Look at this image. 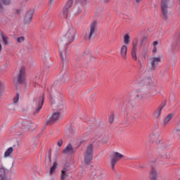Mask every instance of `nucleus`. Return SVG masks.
<instances>
[{
	"label": "nucleus",
	"mask_w": 180,
	"mask_h": 180,
	"mask_svg": "<svg viewBox=\"0 0 180 180\" xmlns=\"http://www.w3.org/2000/svg\"><path fill=\"white\" fill-rule=\"evenodd\" d=\"M75 34H77V30L72 27L69 26L64 37L58 41V49L60 58L63 63L68 61V55L67 54V46L71 44L75 40Z\"/></svg>",
	"instance_id": "obj_1"
},
{
	"label": "nucleus",
	"mask_w": 180,
	"mask_h": 180,
	"mask_svg": "<svg viewBox=\"0 0 180 180\" xmlns=\"http://www.w3.org/2000/svg\"><path fill=\"white\" fill-rule=\"evenodd\" d=\"M34 105H35V111L34 112V115H36L41 110V108H43V104L44 103V95L41 94V96L37 97L33 102Z\"/></svg>",
	"instance_id": "obj_2"
},
{
	"label": "nucleus",
	"mask_w": 180,
	"mask_h": 180,
	"mask_svg": "<svg viewBox=\"0 0 180 180\" xmlns=\"http://www.w3.org/2000/svg\"><path fill=\"white\" fill-rule=\"evenodd\" d=\"M96 32H98V27H96V22L94 21L90 25L89 30L86 32V37H88L89 40L95 39Z\"/></svg>",
	"instance_id": "obj_3"
},
{
	"label": "nucleus",
	"mask_w": 180,
	"mask_h": 180,
	"mask_svg": "<svg viewBox=\"0 0 180 180\" xmlns=\"http://www.w3.org/2000/svg\"><path fill=\"white\" fill-rule=\"evenodd\" d=\"M161 12L165 20H168L169 15V7L168 6V0H162L161 2Z\"/></svg>",
	"instance_id": "obj_4"
},
{
	"label": "nucleus",
	"mask_w": 180,
	"mask_h": 180,
	"mask_svg": "<svg viewBox=\"0 0 180 180\" xmlns=\"http://www.w3.org/2000/svg\"><path fill=\"white\" fill-rule=\"evenodd\" d=\"M93 154L94 146L92 144H89L84 153V161L86 164H89L91 162Z\"/></svg>",
	"instance_id": "obj_5"
},
{
	"label": "nucleus",
	"mask_w": 180,
	"mask_h": 180,
	"mask_svg": "<svg viewBox=\"0 0 180 180\" xmlns=\"http://www.w3.org/2000/svg\"><path fill=\"white\" fill-rule=\"evenodd\" d=\"M123 155L120 153L119 152H115L112 153L111 161H110V167L112 170H115V166L117 164V162L122 158H123Z\"/></svg>",
	"instance_id": "obj_6"
},
{
	"label": "nucleus",
	"mask_w": 180,
	"mask_h": 180,
	"mask_svg": "<svg viewBox=\"0 0 180 180\" xmlns=\"http://www.w3.org/2000/svg\"><path fill=\"white\" fill-rule=\"evenodd\" d=\"M180 47V34H176L174 36V42L172 44V50L174 53L179 51Z\"/></svg>",
	"instance_id": "obj_7"
},
{
	"label": "nucleus",
	"mask_w": 180,
	"mask_h": 180,
	"mask_svg": "<svg viewBox=\"0 0 180 180\" xmlns=\"http://www.w3.org/2000/svg\"><path fill=\"white\" fill-rule=\"evenodd\" d=\"M161 63V58L153 57L150 58V70L151 71H155L157 65Z\"/></svg>",
	"instance_id": "obj_8"
},
{
	"label": "nucleus",
	"mask_w": 180,
	"mask_h": 180,
	"mask_svg": "<svg viewBox=\"0 0 180 180\" xmlns=\"http://www.w3.org/2000/svg\"><path fill=\"white\" fill-rule=\"evenodd\" d=\"M25 82V68H21L18 76L16 80L14 81V84H23Z\"/></svg>",
	"instance_id": "obj_9"
},
{
	"label": "nucleus",
	"mask_w": 180,
	"mask_h": 180,
	"mask_svg": "<svg viewBox=\"0 0 180 180\" xmlns=\"http://www.w3.org/2000/svg\"><path fill=\"white\" fill-rule=\"evenodd\" d=\"M33 13L34 11L32 9L29 10L24 17L25 25H30L32 22V19L33 18Z\"/></svg>",
	"instance_id": "obj_10"
},
{
	"label": "nucleus",
	"mask_w": 180,
	"mask_h": 180,
	"mask_svg": "<svg viewBox=\"0 0 180 180\" xmlns=\"http://www.w3.org/2000/svg\"><path fill=\"white\" fill-rule=\"evenodd\" d=\"M139 43V39H135L134 41L132 42L133 48L131 50V57L133 60H137V44Z\"/></svg>",
	"instance_id": "obj_11"
},
{
	"label": "nucleus",
	"mask_w": 180,
	"mask_h": 180,
	"mask_svg": "<svg viewBox=\"0 0 180 180\" xmlns=\"http://www.w3.org/2000/svg\"><path fill=\"white\" fill-rule=\"evenodd\" d=\"M53 110L56 112H61V110L64 109V104H63V101H58L55 103L52 104Z\"/></svg>",
	"instance_id": "obj_12"
},
{
	"label": "nucleus",
	"mask_w": 180,
	"mask_h": 180,
	"mask_svg": "<svg viewBox=\"0 0 180 180\" xmlns=\"http://www.w3.org/2000/svg\"><path fill=\"white\" fill-rule=\"evenodd\" d=\"M74 153H75V150L71 144H68L63 151L65 155H71V154H74Z\"/></svg>",
	"instance_id": "obj_13"
},
{
	"label": "nucleus",
	"mask_w": 180,
	"mask_h": 180,
	"mask_svg": "<svg viewBox=\"0 0 180 180\" xmlns=\"http://www.w3.org/2000/svg\"><path fill=\"white\" fill-rule=\"evenodd\" d=\"M60 119H61V112L56 111L53 112L50 119V121H48L47 123H50V122H56V120H60Z\"/></svg>",
	"instance_id": "obj_14"
},
{
	"label": "nucleus",
	"mask_w": 180,
	"mask_h": 180,
	"mask_svg": "<svg viewBox=\"0 0 180 180\" xmlns=\"http://www.w3.org/2000/svg\"><path fill=\"white\" fill-rule=\"evenodd\" d=\"M120 54L123 60L127 58V46L123 45L121 47Z\"/></svg>",
	"instance_id": "obj_15"
},
{
	"label": "nucleus",
	"mask_w": 180,
	"mask_h": 180,
	"mask_svg": "<svg viewBox=\"0 0 180 180\" xmlns=\"http://www.w3.org/2000/svg\"><path fill=\"white\" fill-rule=\"evenodd\" d=\"M18 127L20 129H22V130H27L29 129H31L32 124L26 122H19L18 124Z\"/></svg>",
	"instance_id": "obj_16"
},
{
	"label": "nucleus",
	"mask_w": 180,
	"mask_h": 180,
	"mask_svg": "<svg viewBox=\"0 0 180 180\" xmlns=\"http://www.w3.org/2000/svg\"><path fill=\"white\" fill-rule=\"evenodd\" d=\"M158 174L157 173V170L153 167L150 172V180H157V176Z\"/></svg>",
	"instance_id": "obj_17"
},
{
	"label": "nucleus",
	"mask_w": 180,
	"mask_h": 180,
	"mask_svg": "<svg viewBox=\"0 0 180 180\" xmlns=\"http://www.w3.org/2000/svg\"><path fill=\"white\" fill-rule=\"evenodd\" d=\"M1 36L4 42V44L5 46H8V44H9V38H8V37H6V35H5L4 32H1Z\"/></svg>",
	"instance_id": "obj_18"
},
{
	"label": "nucleus",
	"mask_w": 180,
	"mask_h": 180,
	"mask_svg": "<svg viewBox=\"0 0 180 180\" xmlns=\"http://www.w3.org/2000/svg\"><path fill=\"white\" fill-rule=\"evenodd\" d=\"M60 75L62 76V82L63 83L65 82V79L68 78V72L66 70H63L60 73Z\"/></svg>",
	"instance_id": "obj_19"
},
{
	"label": "nucleus",
	"mask_w": 180,
	"mask_h": 180,
	"mask_svg": "<svg viewBox=\"0 0 180 180\" xmlns=\"http://www.w3.org/2000/svg\"><path fill=\"white\" fill-rule=\"evenodd\" d=\"M172 117H174V114H169L164 120V124L167 125L168 124V123H169V122H171Z\"/></svg>",
	"instance_id": "obj_20"
},
{
	"label": "nucleus",
	"mask_w": 180,
	"mask_h": 180,
	"mask_svg": "<svg viewBox=\"0 0 180 180\" xmlns=\"http://www.w3.org/2000/svg\"><path fill=\"white\" fill-rule=\"evenodd\" d=\"M12 153H13V148H8L4 153V158H8V157H11V154H12Z\"/></svg>",
	"instance_id": "obj_21"
},
{
	"label": "nucleus",
	"mask_w": 180,
	"mask_h": 180,
	"mask_svg": "<svg viewBox=\"0 0 180 180\" xmlns=\"http://www.w3.org/2000/svg\"><path fill=\"white\" fill-rule=\"evenodd\" d=\"M57 163L56 162H55L53 165V166L51 167V169L49 171V174L51 176H53V174H54V172H56V169H57Z\"/></svg>",
	"instance_id": "obj_22"
},
{
	"label": "nucleus",
	"mask_w": 180,
	"mask_h": 180,
	"mask_svg": "<svg viewBox=\"0 0 180 180\" xmlns=\"http://www.w3.org/2000/svg\"><path fill=\"white\" fill-rule=\"evenodd\" d=\"M5 168L4 167H0V180H3L5 179Z\"/></svg>",
	"instance_id": "obj_23"
},
{
	"label": "nucleus",
	"mask_w": 180,
	"mask_h": 180,
	"mask_svg": "<svg viewBox=\"0 0 180 180\" xmlns=\"http://www.w3.org/2000/svg\"><path fill=\"white\" fill-rule=\"evenodd\" d=\"M136 98L139 101H141L146 98V95L143 92H139L136 94Z\"/></svg>",
	"instance_id": "obj_24"
},
{
	"label": "nucleus",
	"mask_w": 180,
	"mask_h": 180,
	"mask_svg": "<svg viewBox=\"0 0 180 180\" xmlns=\"http://www.w3.org/2000/svg\"><path fill=\"white\" fill-rule=\"evenodd\" d=\"M164 106H165V103H162L158 108V112H155L158 117L160 116V115H161V112H162V109L164 108Z\"/></svg>",
	"instance_id": "obj_25"
},
{
	"label": "nucleus",
	"mask_w": 180,
	"mask_h": 180,
	"mask_svg": "<svg viewBox=\"0 0 180 180\" xmlns=\"http://www.w3.org/2000/svg\"><path fill=\"white\" fill-rule=\"evenodd\" d=\"M124 44H129L130 43V36L129 34L124 35Z\"/></svg>",
	"instance_id": "obj_26"
},
{
	"label": "nucleus",
	"mask_w": 180,
	"mask_h": 180,
	"mask_svg": "<svg viewBox=\"0 0 180 180\" xmlns=\"http://www.w3.org/2000/svg\"><path fill=\"white\" fill-rule=\"evenodd\" d=\"M174 137L176 139H180V129L174 131Z\"/></svg>",
	"instance_id": "obj_27"
},
{
	"label": "nucleus",
	"mask_w": 180,
	"mask_h": 180,
	"mask_svg": "<svg viewBox=\"0 0 180 180\" xmlns=\"http://www.w3.org/2000/svg\"><path fill=\"white\" fill-rule=\"evenodd\" d=\"M16 108H18V105L15 103H11L8 105V109H10V110L15 111L16 110Z\"/></svg>",
	"instance_id": "obj_28"
},
{
	"label": "nucleus",
	"mask_w": 180,
	"mask_h": 180,
	"mask_svg": "<svg viewBox=\"0 0 180 180\" xmlns=\"http://www.w3.org/2000/svg\"><path fill=\"white\" fill-rule=\"evenodd\" d=\"M72 6V0H69L65 6V8L68 9L69 8H71Z\"/></svg>",
	"instance_id": "obj_29"
},
{
	"label": "nucleus",
	"mask_w": 180,
	"mask_h": 180,
	"mask_svg": "<svg viewBox=\"0 0 180 180\" xmlns=\"http://www.w3.org/2000/svg\"><path fill=\"white\" fill-rule=\"evenodd\" d=\"M63 18H65V19H67V18H68V8H65L63 9Z\"/></svg>",
	"instance_id": "obj_30"
},
{
	"label": "nucleus",
	"mask_w": 180,
	"mask_h": 180,
	"mask_svg": "<svg viewBox=\"0 0 180 180\" xmlns=\"http://www.w3.org/2000/svg\"><path fill=\"white\" fill-rule=\"evenodd\" d=\"M84 9V6L82 5H80L79 6L77 7V14L79 15V13H81V12H82V10Z\"/></svg>",
	"instance_id": "obj_31"
},
{
	"label": "nucleus",
	"mask_w": 180,
	"mask_h": 180,
	"mask_svg": "<svg viewBox=\"0 0 180 180\" xmlns=\"http://www.w3.org/2000/svg\"><path fill=\"white\" fill-rule=\"evenodd\" d=\"M67 176H68V175L67 174V173H65V172H61V174H60V179H61V180H65V178H67Z\"/></svg>",
	"instance_id": "obj_32"
},
{
	"label": "nucleus",
	"mask_w": 180,
	"mask_h": 180,
	"mask_svg": "<svg viewBox=\"0 0 180 180\" xmlns=\"http://www.w3.org/2000/svg\"><path fill=\"white\" fill-rule=\"evenodd\" d=\"M13 101L14 104H16L17 102H19V94H18V93H17L15 97L13 98Z\"/></svg>",
	"instance_id": "obj_33"
},
{
	"label": "nucleus",
	"mask_w": 180,
	"mask_h": 180,
	"mask_svg": "<svg viewBox=\"0 0 180 180\" xmlns=\"http://www.w3.org/2000/svg\"><path fill=\"white\" fill-rule=\"evenodd\" d=\"M61 172H65L67 173L68 172V165H65L64 167H63V169L61 170Z\"/></svg>",
	"instance_id": "obj_34"
},
{
	"label": "nucleus",
	"mask_w": 180,
	"mask_h": 180,
	"mask_svg": "<svg viewBox=\"0 0 180 180\" xmlns=\"http://www.w3.org/2000/svg\"><path fill=\"white\" fill-rule=\"evenodd\" d=\"M18 43H22V41H25V37H20L17 39Z\"/></svg>",
	"instance_id": "obj_35"
},
{
	"label": "nucleus",
	"mask_w": 180,
	"mask_h": 180,
	"mask_svg": "<svg viewBox=\"0 0 180 180\" xmlns=\"http://www.w3.org/2000/svg\"><path fill=\"white\" fill-rule=\"evenodd\" d=\"M113 122H115V115L112 114L109 117V122L110 123H113Z\"/></svg>",
	"instance_id": "obj_36"
},
{
	"label": "nucleus",
	"mask_w": 180,
	"mask_h": 180,
	"mask_svg": "<svg viewBox=\"0 0 180 180\" xmlns=\"http://www.w3.org/2000/svg\"><path fill=\"white\" fill-rule=\"evenodd\" d=\"M1 2L4 5H10L11 4V0H2Z\"/></svg>",
	"instance_id": "obj_37"
},
{
	"label": "nucleus",
	"mask_w": 180,
	"mask_h": 180,
	"mask_svg": "<svg viewBox=\"0 0 180 180\" xmlns=\"http://www.w3.org/2000/svg\"><path fill=\"white\" fill-rule=\"evenodd\" d=\"M2 91H4V83L0 82V96L2 95Z\"/></svg>",
	"instance_id": "obj_38"
},
{
	"label": "nucleus",
	"mask_w": 180,
	"mask_h": 180,
	"mask_svg": "<svg viewBox=\"0 0 180 180\" xmlns=\"http://www.w3.org/2000/svg\"><path fill=\"white\" fill-rule=\"evenodd\" d=\"M157 137H160V134L157 135V136L153 135L150 136V138L153 140V141H157Z\"/></svg>",
	"instance_id": "obj_39"
},
{
	"label": "nucleus",
	"mask_w": 180,
	"mask_h": 180,
	"mask_svg": "<svg viewBox=\"0 0 180 180\" xmlns=\"http://www.w3.org/2000/svg\"><path fill=\"white\" fill-rule=\"evenodd\" d=\"M63 139H60V140L58 141V143H57L58 147H61V146H63Z\"/></svg>",
	"instance_id": "obj_40"
},
{
	"label": "nucleus",
	"mask_w": 180,
	"mask_h": 180,
	"mask_svg": "<svg viewBox=\"0 0 180 180\" xmlns=\"http://www.w3.org/2000/svg\"><path fill=\"white\" fill-rule=\"evenodd\" d=\"M163 158H165V160H168V158H169V154H166L163 156Z\"/></svg>",
	"instance_id": "obj_41"
},
{
	"label": "nucleus",
	"mask_w": 180,
	"mask_h": 180,
	"mask_svg": "<svg viewBox=\"0 0 180 180\" xmlns=\"http://www.w3.org/2000/svg\"><path fill=\"white\" fill-rule=\"evenodd\" d=\"M48 158H49V162H51V153H49Z\"/></svg>",
	"instance_id": "obj_42"
},
{
	"label": "nucleus",
	"mask_w": 180,
	"mask_h": 180,
	"mask_svg": "<svg viewBox=\"0 0 180 180\" xmlns=\"http://www.w3.org/2000/svg\"><path fill=\"white\" fill-rule=\"evenodd\" d=\"M158 44V41H155L153 43V46H154V47H155V46H157Z\"/></svg>",
	"instance_id": "obj_43"
},
{
	"label": "nucleus",
	"mask_w": 180,
	"mask_h": 180,
	"mask_svg": "<svg viewBox=\"0 0 180 180\" xmlns=\"http://www.w3.org/2000/svg\"><path fill=\"white\" fill-rule=\"evenodd\" d=\"M145 81H148V84H151V82H152L151 78H148V79H145Z\"/></svg>",
	"instance_id": "obj_44"
},
{
	"label": "nucleus",
	"mask_w": 180,
	"mask_h": 180,
	"mask_svg": "<svg viewBox=\"0 0 180 180\" xmlns=\"http://www.w3.org/2000/svg\"><path fill=\"white\" fill-rule=\"evenodd\" d=\"M57 84H58V82H55L53 83V84L52 85L53 88H56V86L57 85Z\"/></svg>",
	"instance_id": "obj_45"
},
{
	"label": "nucleus",
	"mask_w": 180,
	"mask_h": 180,
	"mask_svg": "<svg viewBox=\"0 0 180 180\" xmlns=\"http://www.w3.org/2000/svg\"><path fill=\"white\" fill-rule=\"evenodd\" d=\"M153 51V53H157V47L154 46Z\"/></svg>",
	"instance_id": "obj_46"
},
{
	"label": "nucleus",
	"mask_w": 180,
	"mask_h": 180,
	"mask_svg": "<svg viewBox=\"0 0 180 180\" xmlns=\"http://www.w3.org/2000/svg\"><path fill=\"white\" fill-rule=\"evenodd\" d=\"M98 180H102V179H103V176H98Z\"/></svg>",
	"instance_id": "obj_47"
},
{
	"label": "nucleus",
	"mask_w": 180,
	"mask_h": 180,
	"mask_svg": "<svg viewBox=\"0 0 180 180\" xmlns=\"http://www.w3.org/2000/svg\"><path fill=\"white\" fill-rule=\"evenodd\" d=\"M4 9V6H2V4L0 2V11H2Z\"/></svg>",
	"instance_id": "obj_48"
},
{
	"label": "nucleus",
	"mask_w": 180,
	"mask_h": 180,
	"mask_svg": "<svg viewBox=\"0 0 180 180\" xmlns=\"http://www.w3.org/2000/svg\"><path fill=\"white\" fill-rule=\"evenodd\" d=\"M143 0H136V4H140Z\"/></svg>",
	"instance_id": "obj_49"
},
{
	"label": "nucleus",
	"mask_w": 180,
	"mask_h": 180,
	"mask_svg": "<svg viewBox=\"0 0 180 180\" xmlns=\"http://www.w3.org/2000/svg\"><path fill=\"white\" fill-rule=\"evenodd\" d=\"M2 51V44L0 43V53Z\"/></svg>",
	"instance_id": "obj_50"
},
{
	"label": "nucleus",
	"mask_w": 180,
	"mask_h": 180,
	"mask_svg": "<svg viewBox=\"0 0 180 180\" xmlns=\"http://www.w3.org/2000/svg\"><path fill=\"white\" fill-rule=\"evenodd\" d=\"M146 39V37H144L141 41V46H143V41H144V39Z\"/></svg>",
	"instance_id": "obj_51"
},
{
	"label": "nucleus",
	"mask_w": 180,
	"mask_h": 180,
	"mask_svg": "<svg viewBox=\"0 0 180 180\" xmlns=\"http://www.w3.org/2000/svg\"><path fill=\"white\" fill-rule=\"evenodd\" d=\"M84 4H86L88 2V0H83Z\"/></svg>",
	"instance_id": "obj_52"
},
{
	"label": "nucleus",
	"mask_w": 180,
	"mask_h": 180,
	"mask_svg": "<svg viewBox=\"0 0 180 180\" xmlns=\"http://www.w3.org/2000/svg\"><path fill=\"white\" fill-rule=\"evenodd\" d=\"M49 2L51 4V2H53V0H49Z\"/></svg>",
	"instance_id": "obj_53"
},
{
	"label": "nucleus",
	"mask_w": 180,
	"mask_h": 180,
	"mask_svg": "<svg viewBox=\"0 0 180 180\" xmlns=\"http://www.w3.org/2000/svg\"><path fill=\"white\" fill-rule=\"evenodd\" d=\"M96 140H98V138H96Z\"/></svg>",
	"instance_id": "obj_54"
}]
</instances>
